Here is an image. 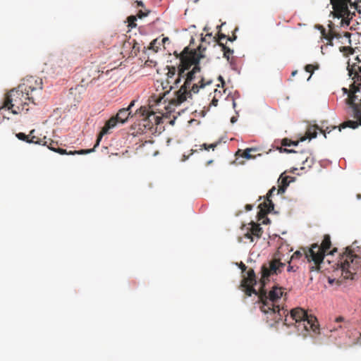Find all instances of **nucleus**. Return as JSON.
<instances>
[{"label": "nucleus", "mask_w": 361, "mask_h": 361, "mask_svg": "<svg viewBox=\"0 0 361 361\" xmlns=\"http://www.w3.org/2000/svg\"><path fill=\"white\" fill-rule=\"evenodd\" d=\"M206 49V47L201 44L197 49L186 47L180 54L174 52L176 58L180 61L178 66V77L174 80V83L178 84L181 79L184 80V82L175 92L173 98L169 99L167 97L168 92H164L162 96H151L149 102L152 106L154 104L160 105L162 101L166 103L167 100L169 106H176L186 101L188 98H191L193 94L198 93L200 89L212 83V78L206 77L200 67V61L201 59L204 58V52Z\"/></svg>", "instance_id": "nucleus-1"}, {"label": "nucleus", "mask_w": 361, "mask_h": 361, "mask_svg": "<svg viewBox=\"0 0 361 361\" xmlns=\"http://www.w3.org/2000/svg\"><path fill=\"white\" fill-rule=\"evenodd\" d=\"M42 80L34 76H27L16 88L10 90L5 96L0 111L11 110L12 114H18L22 111H28L27 107L30 103L35 104L42 90Z\"/></svg>", "instance_id": "nucleus-2"}, {"label": "nucleus", "mask_w": 361, "mask_h": 361, "mask_svg": "<svg viewBox=\"0 0 361 361\" xmlns=\"http://www.w3.org/2000/svg\"><path fill=\"white\" fill-rule=\"evenodd\" d=\"M287 247H279L269 262V269L264 265L262 267L261 271H277L287 267V271L294 269H301L300 265L309 263L311 271L317 269L314 267L313 260L310 257L309 248L301 247L295 251L290 257Z\"/></svg>", "instance_id": "nucleus-3"}, {"label": "nucleus", "mask_w": 361, "mask_h": 361, "mask_svg": "<svg viewBox=\"0 0 361 361\" xmlns=\"http://www.w3.org/2000/svg\"><path fill=\"white\" fill-rule=\"evenodd\" d=\"M149 99H151V97ZM149 100L150 99H149ZM135 102H136L135 100H132L128 107L123 108V109H121L120 110H118V113L116 114V115L115 116H112L106 122L105 125L102 128V130L98 135L97 142L94 145V147H96L97 145H99L102 137L104 135L109 133V130L111 129L114 128L118 123H124L125 122L127 121L128 118L133 117L134 116V114H133V113H132L131 109H132L133 106H134ZM149 103H150V102H149ZM157 106H158V105L157 104ZM155 106H156V104H154L152 106L151 105V104H149V108L152 109L151 112L145 106H140L138 109H137V111L135 113V115L140 114L141 116H143L144 118H146L150 120L151 116H154V117L155 116L154 109L159 110V109H154Z\"/></svg>", "instance_id": "nucleus-4"}, {"label": "nucleus", "mask_w": 361, "mask_h": 361, "mask_svg": "<svg viewBox=\"0 0 361 361\" xmlns=\"http://www.w3.org/2000/svg\"><path fill=\"white\" fill-rule=\"evenodd\" d=\"M289 319L294 321L295 327L297 329L299 334L307 337L308 333L312 331L317 335L320 334L319 324L317 317L312 314H308L307 312L301 307L293 308L290 312V317L286 315L285 324L288 326Z\"/></svg>", "instance_id": "nucleus-5"}, {"label": "nucleus", "mask_w": 361, "mask_h": 361, "mask_svg": "<svg viewBox=\"0 0 361 361\" xmlns=\"http://www.w3.org/2000/svg\"><path fill=\"white\" fill-rule=\"evenodd\" d=\"M331 247V237L329 234L324 235V238L320 245L318 243H313L309 247L310 257L313 260L314 267L317 270H319L322 267L321 264L324 263V257L326 255H334L338 251V248L334 247L331 251L329 250Z\"/></svg>", "instance_id": "nucleus-6"}, {"label": "nucleus", "mask_w": 361, "mask_h": 361, "mask_svg": "<svg viewBox=\"0 0 361 361\" xmlns=\"http://www.w3.org/2000/svg\"><path fill=\"white\" fill-rule=\"evenodd\" d=\"M332 5L334 15L338 18H341V24L342 25L348 26L350 20L355 16V11L351 12L348 8V4H350L351 8L361 13V1L360 2H351V0H330Z\"/></svg>", "instance_id": "nucleus-7"}, {"label": "nucleus", "mask_w": 361, "mask_h": 361, "mask_svg": "<svg viewBox=\"0 0 361 361\" xmlns=\"http://www.w3.org/2000/svg\"><path fill=\"white\" fill-rule=\"evenodd\" d=\"M355 243L346 247L344 251L340 254L336 264L341 269V271H349L350 269L356 271L361 269V257L354 250Z\"/></svg>", "instance_id": "nucleus-8"}, {"label": "nucleus", "mask_w": 361, "mask_h": 361, "mask_svg": "<svg viewBox=\"0 0 361 361\" xmlns=\"http://www.w3.org/2000/svg\"><path fill=\"white\" fill-rule=\"evenodd\" d=\"M322 35L329 41V45H333L332 40L336 39L338 42L344 45L340 47L341 51H351L352 48L350 47L351 44L350 36L351 34L349 32L341 30L339 27L335 25H329V30L327 34L325 33V30L322 31Z\"/></svg>", "instance_id": "nucleus-9"}, {"label": "nucleus", "mask_w": 361, "mask_h": 361, "mask_svg": "<svg viewBox=\"0 0 361 361\" xmlns=\"http://www.w3.org/2000/svg\"><path fill=\"white\" fill-rule=\"evenodd\" d=\"M262 274L261 279L259 280L260 283V299L262 300V305L261 306L262 312L264 313H278L279 316H281V310L279 305H276L274 301L270 300L267 297L264 298V295H266V292L264 290V287L266 285L267 281L269 280V277L273 274H276L277 272H260Z\"/></svg>", "instance_id": "nucleus-10"}, {"label": "nucleus", "mask_w": 361, "mask_h": 361, "mask_svg": "<svg viewBox=\"0 0 361 361\" xmlns=\"http://www.w3.org/2000/svg\"><path fill=\"white\" fill-rule=\"evenodd\" d=\"M247 276L243 275L240 288L245 292L247 296H251L252 294L258 295V292L254 286L257 284V276L255 272H246Z\"/></svg>", "instance_id": "nucleus-11"}, {"label": "nucleus", "mask_w": 361, "mask_h": 361, "mask_svg": "<svg viewBox=\"0 0 361 361\" xmlns=\"http://www.w3.org/2000/svg\"><path fill=\"white\" fill-rule=\"evenodd\" d=\"M336 275H324V279H326L330 286H339L346 282L347 280H353L356 272H334Z\"/></svg>", "instance_id": "nucleus-12"}, {"label": "nucleus", "mask_w": 361, "mask_h": 361, "mask_svg": "<svg viewBox=\"0 0 361 361\" xmlns=\"http://www.w3.org/2000/svg\"><path fill=\"white\" fill-rule=\"evenodd\" d=\"M47 141L48 142L47 145H45L46 146H47V147L55 152H58L59 154H71V155H74V154H89V153H91L92 152L94 151V148L92 149H81V150H78V151H69V152H67L66 149H61V148H59L58 147V142H55L49 138H47Z\"/></svg>", "instance_id": "nucleus-13"}, {"label": "nucleus", "mask_w": 361, "mask_h": 361, "mask_svg": "<svg viewBox=\"0 0 361 361\" xmlns=\"http://www.w3.org/2000/svg\"><path fill=\"white\" fill-rule=\"evenodd\" d=\"M350 322L342 316L335 318L334 322L330 323L327 329L329 332H343L345 329L350 327Z\"/></svg>", "instance_id": "nucleus-14"}, {"label": "nucleus", "mask_w": 361, "mask_h": 361, "mask_svg": "<svg viewBox=\"0 0 361 361\" xmlns=\"http://www.w3.org/2000/svg\"><path fill=\"white\" fill-rule=\"evenodd\" d=\"M262 228L259 224L252 223L250 231L245 234V238L250 239L251 242H253V237L260 238L262 234Z\"/></svg>", "instance_id": "nucleus-15"}, {"label": "nucleus", "mask_w": 361, "mask_h": 361, "mask_svg": "<svg viewBox=\"0 0 361 361\" xmlns=\"http://www.w3.org/2000/svg\"><path fill=\"white\" fill-rule=\"evenodd\" d=\"M293 180L294 178L290 176H283V174H281L278 180L279 185L277 190V194H283L285 192L287 187L289 185L290 182L293 181Z\"/></svg>", "instance_id": "nucleus-16"}, {"label": "nucleus", "mask_w": 361, "mask_h": 361, "mask_svg": "<svg viewBox=\"0 0 361 361\" xmlns=\"http://www.w3.org/2000/svg\"><path fill=\"white\" fill-rule=\"evenodd\" d=\"M274 203L272 202V201L269 199V200H267V199L266 198V201H264L263 203L260 204L259 205V215H265L268 213H269L271 211H272L274 209Z\"/></svg>", "instance_id": "nucleus-17"}, {"label": "nucleus", "mask_w": 361, "mask_h": 361, "mask_svg": "<svg viewBox=\"0 0 361 361\" xmlns=\"http://www.w3.org/2000/svg\"><path fill=\"white\" fill-rule=\"evenodd\" d=\"M35 130H32L29 134L28 143L37 144L44 145L47 144V137L44 136L42 138L34 135Z\"/></svg>", "instance_id": "nucleus-18"}, {"label": "nucleus", "mask_w": 361, "mask_h": 361, "mask_svg": "<svg viewBox=\"0 0 361 361\" xmlns=\"http://www.w3.org/2000/svg\"><path fill=\"white\" fill-rule=\"evenodd\" d=\"M283 293V292L281 288L275 287L269 291V296L267 298L276 303L277 300L281 298Z\"/></svg>", "instance_id": "nucleus-19"}, {"label": "nucleus", "mask_w": 361, "mask_h": 361, "mask_svg": "<svg viewBox=\"0 0 361 361\" xmlns=\"http://www.w3.org/2000/svg\"><path fill=\"white\" fill-rule=\"evenodd\" d=\"M168 72L166 73L167 76V82L168 83H173V85H176L174 83V80L176 79H174V76L178 74V68H176L175 66H167Z\"/></svg>", "instance_id": "nucleus-20"}, {"label": "nucleus", "mask_w": 361, "mask_h": 361, "mask_svg": "<svg viewBox=\"0 0 361 361\" xmlns=\"http://www.w3.org/2000/svg\"><path fill=\"white\" fill-rule=\"evenodd\" d=\"M131 49V39L126 40L123 43L121 48V54H123L124 56L132 57L130 54Z\"/></svg>", "instance_id": "nucleus-21"}, {"label": "nucleus", "mask_w": 361, "mask_h": 361, "mask_svg": "<svg viewBox=\"0 0 361 361\" xmlns=\"http://www.w3.org/2000/svg\"><path fill=\"white\" fill-rule=\"evenodd\" d=\"M314 159L312 157H306L305 159L302 161V166L300 167L301 170H307L310 169L312 165L314 164Z\"/></svg>", "instance_id": "nucleus-22"}, {"label": "nucleus", "mask_w": 361, "mask_h": 361, "mask_svg": "<svg viewBox=\"0 0 361 361\" xmlns=\"http://www.w3.org/2000/svg\"><path fill=\"white\" fill-rule=\"evenodd\" d=\"M132 49H130V54L132 57L137 56L140 51L141 46L135 39H131Z\"/></svg>", "instance_id": "nucleus-23"}, {"label": "nucleus", "mask_w": 361, "mask_h": 361, "mask_svg": "<svg viewBox=\"0 0 361 361\" xmlns=\"http://www.w3.org/2000/svg\"><path fill=\"white\" fill-rule=\"evenodd\" d=\"M256 149L254 148H247L244 151L238 150L236 152V155L240 154V156L247 159H250L254 158V157L250 154L251 152H255Z\"/></svg>", "instance_id": "nucleus-24"}, {"label": "nucleus", "mask_w": 361, "mask_h": 361, "mask_svg": "<svg viewBox=\"0 0 361 361\" xmlns=\"http://www.w3.org/2000/svg\"><path fill=\"white\" fill-rule=\"evenodd\" d=\"M319 68V65L317 63L313 64H307L305 66V70L306 72L310 73V75L307 78V80L310 79L312 75L314 73L315 70H318Z\"/></svg>", "instance_id": "nucleus-25"}, {"label": "nucleus", "mask_w": 361, "mask_h": 361, "mask_svg": "<svg viewBox=\"0 0 361 361\" xmlns=\"http://www.w3.org/2000/svg\"><path fill=\"white\" fill-rule=\"evenodd\" d=\"M220 46L221 47L222 51H224V56L226 58V59L229 61L231 56H232L233 54V50L226 47L223 42H220Z\"/></svg>", "instance_id": "nucleus-26"}, {"label": "nucleus", "mask_w": 361, "mask_h": 361, "mask_svg": "<svg viewBox=\"0 0 361 361\" xmlns=\"http://www.w3.org/2000/svg\"><path fill=\"white\" fill-rule=\"evenodd\" d=\"M298 144V141H292L288 138H284L281 140V145L284 147H290L292 145L296 146Z\"/></svg>", "instance_id": "nucleus-27"}, {"label": "nucleus", "mask_w": 361, "mask_h": 361, "mask_svg": "<svg viewBox=\"0 0 361 361\" xmlns=\"http://www.w3.org/2000/svg\"><path fill=\"white\" fill-rule=\"evenodd\" d=\"M128 23V27H130L131 28L136 27V20H137V16H130L127 18Z\"/></svg>", "instance_id": "nucleus-28"}, {"label": "nucleus", "mask_w": 361, "mask_h": 361, "mask_svg": "<svg viewBox=\"0 0 361 361\" xmlns=\"http://www.w3.org/2000/svg\"><path fill=\"white\" fill-rule=\"evenodd\" d=\"M157 44H159L157 39L152 40L150 43L149 49H153L155 52H157L159 49Z\"/></svg>", "instance_id": "nucleus-29"}, {"label": "nucleus", "mask_w": 361, "mask_h": 361, "mask_svg": "<svg viewBox=\"0 0 361 361\" xmlns=\"http://www.w3.org/2000/svg\"><path fill=\"white\" fill-rule=\"evenodd\" d=\"M16 137L20 140H23V141H25L26 142L28 143V141H29V135H25V133H18L16 134Z\"/></svg>", "instance_id": "nucleus-30"}, {"label": "nucleus", "mask_w": 361, "mask_h": 361, "mask_svg": "<svg viewBox=\"0 0 361 361\" xmlns=\"http://www.w3.org/2000/svg\"><path fill=\"white\" fill-rule=\"evenodd\" d=\"M149 13V10H145V11H142V10H140L137 13V17H138L139 18H142L143 17H145L147 16Z\"/></svg>", "instance_id": "nucleus-31"}, {"label": "nucleus", "mask_w": 361, "mask_h": 361, "mask_svg": "<svg viewBox=\"0 0 361 361\" xmlns=\"http://www.w3.org/2000/svg\"><path fill=\"white\" fill-rule=\"evenodd\" d=\"M217 144L216 143H214V144H210V145H207V144H203L202 145V147L205 149V150H209V149H212L213 150L214 149V148L216 147Z\"/></svg>", "instance_id": "nucleus-32"}, {"label": "nucleus", "mask_w": 361, "mask_h": 361, "mask_svg": "<svg viewBox=\"0 0 361 361\" xmlns=\"http://www.w3.org/2000/svg\"><path fill=\"white\" fill-rule=\"evenodd\" d=\"M276 190V187H272L269 190V192H267V200H269V199H270L271 197V196L273 195V194L274 193V192Z\"/></svg>", "instance_id": "nucleus-33"}, {"label": "nucleus", "mask_w": 361, "mask_h": 361, "mask_svg": "<svg viewBox=\"0 0 361 361\" xmlns=\"http://www.w3.org/2000/svg\"><path fill=\"white\" fill-rule=\"evenodd\" d=\"M336 126L332 127H326L324 130H321V131L323 133L324 137H326V133H329L332 130L336 129Z\"/></svg>", "instance_id": "nucleus-34"}, {"label": "nucleus", "mask_w": 361, "mask_h": 361, "mask_svg": "<svg viewBox=\"0 0 361 361\" xmlns=\"http://www.w3.org/2000/svg\"><path fill=\"white\" fill-rule=\"evenodd\" d=\"M280 152H287V153H291L295 152L293 149H287L286 148H283L282 147H277L276 148Z\"/></svg>", "instance_id": "nucleus-35"}, {"label": "nucleus", "mask_w": 361, "mask_h": 361, "mask_svg": "<svg viewBox=\"0 0 361 361\" xmlns=\"http://www.w3.org/2000/svg\"><path fill=\"white\" fill-rule=\"evenodd\" d=\"M317 137V132L314 131L313 133H311L310 130H308L307 133V137L309 139L314 138Z\"/></svg>", "instance_id": "nucleus-36"}, {"label": "nucleus", "mask_w": 361, "mask_h": 361, "mask_svg": "<svg viewBox=\"0 0 361 361\" xmlns=\"http://www.w3.org/2000/svg\"><path fill=\"white\" fill-rule=\"evenodd\" d=\"M226 38V35H224V34H220L219 36V39H218V44L220 46V42H222V39H225Z\"/></svg>", "instance_id": "nucleus-37"}, {"label": "nucleus", "mask_w": 361, "mask_h": 361, "mask_svg": "<svg viewBox=\"0 0 361 361\" xmlns=\"http://www.w3.org/2000/svg\"><path fill=\"white\" fill-rule=\"evenodd\" d=\"M238 267L239 268L241 269V271H246V269H247V267L245 266V264H243V262H240L239 264H238Z\"/></svg>", "instance_id": "nucleus-38"}, {"label": "nucleus", "mask_w": 361, "mask_h": 361, "mask_svg": "<svg viewBox=\"0 0 361 361\" xmlns=\"http://www.w3.org/2000/svg\"><path fill=\"white\" fill-rule=\"evenodd\" d=\"M211 104L214 106H216L218 104V99L214 97L211 102Z\"/></svg>", "instance_id": "nucleus-39"}, {"label": "nucleus", "mask_w": 361, "mask_h": 361, "mask_svg": "<svg viewBox=\"0 0 361 361\" xmlns=\"http://www.w3.org/2000/svg\"><path fill=\"white\" fill-rule=\"evenodd\" d=\"M135 3L137 4V6H136L137 7H140V6L143 7L144 6V4L141 1H136Z\"/></svg>", "instance_id": "nucleus-40"}, {"label": "nucleus", "mask_w": 361, "mask_h": 361, "mask_svg": "<svg viewBox=\"0 0 361 361\" xmlns=\"http://www.w3.org/2000/svg\"><path fill=\"white\" fill-rule=\"evenodd\" d=\"M219 80L221 81V82L222 83V85H224V78L221 75H219V78H218Z\"/></svg>", "instance_id": "nucleus-41"}, {"label": "nucleus", "mask_w": 361, "mask_h": 361, "mask_svg": "<svg viewBox=\"0 0 361 361\" xmlns=\"http://www.w3.org/2000/svg\"><path fill=\"white\" fill-rule=\"evenodd\" d=\"M252 206L251 204H247V205L245 206V209H246V210H247V211L251 210V209H252Z\"/></svg>", "instance_id": "nucleus-42"}, {"label": "nucleus", "mask_w": 361, "mask_h": 361, "mask_svg": "<svg viewBox=\"0 0 361 361\" xmlns=\"http://www.w3.org/2000/svg\"><path fill=\"white\" fill-rule=\"evenodd\" d=\"M168 41H169V37H164V38L162 39V42H163V44H165V43H166V42H168Z\"/></svg>", "instance_id": "nucleus-43"}, {"label": "nucleus", "mask_w": 361, "mask_h": 361, "mask_svg": "<svg viewBox=\"0 0 361 361\" xmlns=\"http://www.w3.org/2000/svg\"><path fill=\"white\" fill-rule=\"evenodd\" d=\"M235 39H236V37H235V36H233V37H228L227 38V40H229V41H231V42H232V41L235 40Z\"/></svg>", "instance_id": "nucleus-44"}, {"label": "nucleus", "mask_w": 361, "mask_h": 361, "mask_svg": "<svg viewBox=\"0 0 361 361\" xmlns=\"http://www.w3.org/2000/svg\"><path fill=\"white\" fill-rule=\"evenodd\" d=\"M297 74V71H294L292 72V75L294 76Z\"/></svg>", "instance_id": "nucleus-45"}, {"label": "nucleus", "mask_w": 361, "mask_h": 361, "mask_svg": "<svg viewBox=\"0 0 361 361\" xmlns=\"http://www.w3.org/2000/svg\"><path fill=\"white\" fill-rule=\"evenodd\" d=\"M234 121H235V118H234V117H233V118H231V122H232V123H233Z\"/></svg>", "instance_id": "nucleus-46"}, {"label": "nucleus", "mask_w": 361, "mask_h": 361, "mask_svg": "<svg viewBox=\"0 0 361 361\" xmlns=\"http://www.w3.org/2000/svg\"><path fill=\"white\" fill-rule=\"evenodd\" d=\"M281 310L283 311V314H285V313H286V310H284L283 309H282Z\"/></svg>", "instance_id": "nucleus-47"}, {"label": "nucleus", "mask_w": 361, "mask_h": 361, "mask_svg": "<svg viewBox=\"0 0 361 361\" xmlns=\"http://www.w3.org/2000/svg\"><path fill=\"white\" fill-rule=\"evenodd\" d=\"M306 140V137H302V138L301 139V141H304V140Z\"/></svg>", "instance_id": "nucleus-48"}, {"label": "nucleus", "mask_w": 361, "mask_h": 361, "mask_svg": "<svg viewBox=\"0 0 361 361\" xmlns=\"http://www.w3.org/2000/svg\"><path fill=\"white\" fill-rule=\"evenodd\" d=\"M193 41H194V39H193V38H192V39H191V41H190V44H192V43L193 42Z\"/></svg>", "instance_id": "nucleus-49"}, {"label": "nucleus", "mask_w": 361, "mask_h": 361, "mask_svg": "<svg viewBox=\"0 0 361 361\" xmlns=\"http://www.w3.org/2000/svg\"><path fill=\"white\" fill-rule=\"evenodd\" d=\"M343 90H344L345 92H347V89H346V88H343Z\"/></svg>", "instance_id": "nucleus-50"}]
</instances>
